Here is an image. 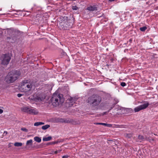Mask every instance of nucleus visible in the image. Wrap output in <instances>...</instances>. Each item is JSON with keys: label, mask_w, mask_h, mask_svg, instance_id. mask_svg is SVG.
<instances>
[{"label": "nucleus", "mask_w": 158, "mask_h": 158, "mask_svg": "<svg viewBox=\"0 0 158 158\" xmlns=\"http://www.w3.org/2000/svg\"><path fill=\"white\" fill-rule=\"evenodd\" d=\"M21 75V72L17 70H13L8 73L5 77V80L8 83L14 82L17 80Z\"/></svg>", "instance_id": "1"}, {"label": "nucleus", "mask_w": 158, "mask_h": 158, "mask_svg": "<svg viewBox=\"0 0 158 158\" xmlns=\"http://www.w3.org/2000/svg\"><path fill=\"white\" fill-rule=\"evenodd\" d=\"M101 101L102 98L100 96L97 94H94L89 97L87 100V102L90 105L95 107L99 105Z\"/></svg>", "instance_id": "2"}, {"label": "nucleus", "mask_w": 158, "mask_h": 158, "mask_svg": "<svg viewBox=\"0 0 158 158\" xmlns=\"http://www.w3.org/2000/svg\"><path fill=\"white\" fill-rule=\"evenodd\" d=\"M51 101L52 105L56 107L61 105L64 102V99L62 94H53Z\"/></svg>", "instance_id": "3"}, {"label": "nucleus", "mask_w": 158, "mask_h": 158, "mask_svg": "<svg viewBox=\"0 0 158 158\" xmlns=\"http://www.w3.org/2000/svg\"><path fill=\"white\" fill-rule=\"evenodd\" d=\"M65 22H62L60 23V26L62 29L64 30H68L71 28L73 25L74 21V18L73 16L69 17Z\"/></svg>", "instance_id": "4"}, {"label": "nucleus", "mask_w": 158, "mask_h": 158, "mask_svg": "<svg viewBox=\"0 0 158 158\" xmlns=\"http://www.w3.org/2000/svg\"><path fill=\"white\" fill-rule=\"evenodd\" d=\"M1 64L3 65H7L11 60V56L9 54L2 55L0 58Z\"/></svg>", "instance_id": "5"}, {"label": "nucleus", "mask_w": 158, "mask_h": 158, "mask_svg": "<svg viewBox=\"0 0 158 158\" xmlns=\"http://www.w3.org/2000/svg\"><path fill=\"white\" fill-rule=\"evenodd\" d=\"M31 99L36 102L42 101L45 98V96L43 94H34L30 97Z\"/></svg>", "instance_id": "6"}, {"label": "nucleus", "mask_w": 158, "mask_h": 158, "mask_svg": "<svg viewBox=\"0 0 158 158\" xmlns=\"http://www.w3.org/2000/svg\"><path fill=\"white\" fill-rule=\"evenodd\" d=\"M149 105V104L148 102H147L139 106L134 109V111L135 112H137L141 110L145 109L148 107Z\"/></svg>", "instance_id": "7"}, {"label": "nucleus", "mask_w": 158, "mask_h": 158, "mask_svg": "<svg viewBox=\"0 0 158 158\" xmlns=\"http://www.w3.org/2000/svg\"><path fill=\"white\" fill-rule=\"evenodd\" d=\"M97 7L96 5H94L93 6H90L88 7L87 8V10L90 11H96L98 10Z\"/></svg>", "instance_id": "8"}, {"label": "nucleus", "mask_w": 158, "mask_h": 158, "mask_svg": "<svg viewBox=\"0 0 158 158\" xmlns=\"http://www.w3.org/2000/svg\"><path fill=\"white\" fill-rule=\"evenodd\" d=\"M30 109V108L28 107L23 106L21 107V110L22 111L28 114Z\"/></svg>", "instance_id": "9"}, {"label": "nucleus", "mask_w": 158, "mask_h": 158, "mask_svg": "<svg viewBox=\"0 0 158 158\" xmlns=\"http://www.w3.org/2000/svg\"><path fill=\"white\" fill-rule=\"evenodd\" d=\"M29 81H28L27 80H25L23 81L21 83V88H23V89L24 88H26V86L27 84H28V83L29 82Z\"/></svg>", "instance_id": "10"}, {"label": "nucleus", "mask_w": 158, "mask_h": 158, "mask_svg": "<svg viewBox=\"0 0 158 158\" xmlns=\"http://www.w3.org/2000/svg\"><path fill=\"white\" fill-rule=\"evenodd\" d=\"M77 100V98L75 97H70L67 99V100L69 101L70 103H75Z\"/></svg>", "instance_id": "11"}, {"label": "nucleus", "mask_w": 158, "mask_h": 158, "mask_svg": "<svg viewBox=\"0 0 158 158\" xmlns=\"http://www.w3.org/2000/svg\"><path fill=\"white\" fill-rule=\"evenodd\" d=\"M27 84L26 86V88L27 87V89H25V90H30L31 88H32V86L33 85L32 83H30L29 82Z\"/></svg>", "instance_id": "12"}, {"label": "nucleus", "mask_w": 158, "mask_h": 158, "mask_svg": "<svg viewBox=\"0 0 158 158\" xmlns=\"http://www.w3.org/2000/svg\"><path fill=\"white\" fill-rule=\"evenodd\" d=\"M38 112L36 110L34 109H31L30 108L28 114H37Z\"/></svg>", "instance_id": "13"}, {"label": "nucleus", "mask_w": 158, "mask_h": 158, "mask_svg": "<svg viewBox=\"0 0 158 158\" xmlns=\"http://www.w3.org/2000/svg\"><path fill=\"white\" fill-rule=\"evenodd\" d=\"M59 122L61 123H69L71 122V121L69 119H64L62 118H60L58 121Z\"/></svg>", "instance_id": "14"}, {"label": "nucleus", "mask_w": 158, "mask_h": 158, "mask_svg": "<svg viewBox=\"0 0 158 158\" xmlns=\"http://www.w3.org/2000/svg\"><path fill=\"white\" fill-rule=\"evenodd\" d=\"M52 139V137L49 136L48 137H44L43 139V140L44 141H48Z\"/></svg>", "instance_id": "15"}, {"label": "nucleus", "mask_w": 158, "mask_h": 158, "mask_svg": "<svg viewBox=\"0 0 158 158\" xmlns=\"http://www.w3.org/2000/svg\"><path fill=\"white\" fill-rule=\"evenodd\" d=\"M34 140L36 142L38 143H40L41 142V139L39 137L36 136L34 138Z\"/></svg>", "instance_id": "16"}, {"label": "nucleus", "mask_w": 158, "mask_h": 158, "mask_svg": "<svg viewBox=\"0 0 158 158\" xmlns=\"http://www.w3.org/2000/svg\"><path fill=\"white\" fill-rule=\"evenodd\" d=\"M44 124V123L41 122H37L35 123L34 124V125L35 126H38L39 125H43Z\"/></svg>", "instance_id": "17"}, {"label": "nucleus", "mask_w": 158, "mask_h": 158, "mask_svg": "<svg viewBox=\"0 0 158 158\" xmlns=\"http://www.w3.org/2000/svg\"><path fill=\"white\" fill-rule=\"evenodd\" d=\"M50 127V125H49L47 124L44 126H43L42 127V129L44 130H45L47 129L48 128Z\"/></svg>", "instance_id": "18"}, {"label": "nucleus", "mask_w": 158, "mask_h": 158, "mask_svg": "<svg viewBox=\"0 0 158 158\" xmlns=\"http://www.w3.org/2000/svg\"><path fill=\"white\" fill-rule=\"evenodd\" d=\"M138 139L139 140H145V137H144L143 136L141 135H139L138 136Z\"/></svg>", "instance_id": "19"}, {"label": "nucleus", "mask_w": 158, "mask_h": 158, "mask_svg": "<svg viewBox=\"0 0 158 158\" xmlns=\"http://www.w3.org/2000/svg\"><path fill=\"white\" fill-rule=\"evenodd\" d=\"M32 140L30 139L29 140H27V142L26 144L27 145H31L32 144Z\"/></svg>", "instance_id": "20"}, {"label": "nucleus", "mask_w": 158, "mask_h": 158, "mask_svg": "<svg viewBox=\"0 0 158 158\" xmlns=\"http://www.w3.org/2000/svg\"><path fill=\"white\" fill-rule=\"evenodd\" d=\"M14 145L16 147H21L22 145V143H21L16 142L14 143Z\"/></svg>", "instance_id": "21"}, {"label": "nucleus", "mask_w": 158, "mask_h": 158, "mask_svg": "<svg viewBox=\"0 0 158 158\" xmlns=\"http://www.w3.org/2000/svg\"><path fill=\"white\" fill-rule=\"evenodd\" d=\"M147 29V27L146 26H144L140 28V30L142 31H144Z\"/></svg>", "instance_id": "22"}, {"label": "nucleus", "mask_w": 158, "mask_h": 158, "mask_svg": "<svg viewBox=\"0 0 158 158\" xmlns=\"http://www.w3.org/2000/svg\"><path fill=\"white\" fill-rule=\"evenodd\" d=\"M94 124L96 125H101L104 126H105V125H106V123H95Z\"/></svg>", "instance_id": "23"}, {"label": "nucleus", "mask_w": 158, "mask_h": 158, "mask_svg": "<svg viewBox=\"0 0 158 158\" xmlns=\"http://www.w3.org/2000/svg\"><path fill=\"white\" fill-rule=\"evenodd\" d=\"M21 130L23 131H24L25 132H27L28 131V130L27 129L25 128H21Z\"/></svg>", "instance_id": "24"}, {"label": "nucleus", "mask_w": 158, "mask_h": 158, "mask_svg": "<svg viewBox=\"0 0 158 158\" xmlns=\"http://www.w3.org/2000/svg\"><path fill=\"white\" fill-rule=\"evenodd\" d=\"M72 8L73 10H77L78 9V8L77 6H73Z\"/></svg>", "instance_id": "25"}, {"label": "nucleus", "mask_w": 158, "mask_h": 158, "mask_svg": "<svg viewBox=\"0 0 158 158\" xmlns=\"http://www.w3.org/2000/svg\"><path fill=\"white\" fill-rule=\"evenodd\" d=\"M121 85L122 86L124 87L126 85V84L124 82H122L121 83Z\"/></svg>", "instance_id": "26"}, {"label": "nucleus", "mask_w": 158, "mask_h": 158, "mask_svg": "<svg viewBox=\"0 0 158 158\" xmlns=\"http://www.w3.org/2000/svg\"><path fill=\"white\" fill-rule=\"evenodd\" d=\"M145 140H146L148 141H150L151 139H150L148 137H147L146 136H145Z\"/></svg>", "instance_id": "27"}, {"label": "nucleus", "mask_w": 158, "mask_h": 158, "mask_svg": "<svg viewBox=\"0 0 158 158\" xmlns=\"http://www.w3.org/2000/svg\"><path fill=\"white\" fill-rule=\"evenodd\" d=\"M105 126H106L107 127H112V125L111 124H107L106 123V125H105Z\"/></svg>", "instance_id": "28"}, {"label": "nucleus", "mask_w": 158, "mask_h": 158, "mask_svg": "<svg viewBox=\"0 0 158 158\" xmlns=\"http://www.w3.org/2000/svg\"><path fill=\"white\" fill-rule=\"evenodd\" d=\"M8 133V132L7 131H4L3 133V135L6 136Z\"/></svg>", "instance_id": "29"}, {"label": "nucleus", "mask_w": 158, "mask_h": 158, "mask_svg": "<svg viewBox=\"0 0 158 158\" xmlns=\"http://www.w3.org/2000/svg\"><path fill=\"white\" fill-rule=\"evenodd\" d=\"M22 95V94H17V96L18 97H21Z\"/></svg>", "instance_id": "30"}, {"label": "nucleus", "mask_w": 158, "mask_h": 158, "mask_svg": "<svg viewBox=\"0 0 158 158\" xmlns=\"http://www.w3.org/2000/svg\"><path fill=\"white\" fill-rule=\"evenodd\" d=\"M68 156L67 155L64 156H62L63 158H68Z\"/></svg>", "instance_id": "31"}, {"label": "nucleus", "mask_w": 158, "mask_h": 158, "mask_svg": "<svg viewBox=\"0 0 158 158\" xmlns=\"http://www.w3.org/2000/svg\"><path fill=\"white\" fill-rule=\"evenodd\" d=\"M108 113V112H103L102 114V115H104L105 114H107V113Z\"/></svg>", "instance_id": "32"}, {"label": "nucleus", "mask_w": 158, "mask_h": 158, "mask_svg": "<svg viewBox=\"0 0 158 158\" xmlns=\"http://www.w3.org/2000/svg\"><path fill=\"white\" fill-rule=\"evenodd\" d=\"M3 110L1 109H0V114H2L3 112Z\"/></svg>", "instance_id": "33"}, {"label": "nucleus", "mask_w": 158, "mask_h": 158, "mask_svg": "<svg viewBox=\"0 0 158 158\" xmlns=\"http://www.w3.org/2000/svg\"><path fill=\"white\" fill-rule=\"evenodd\" d=\"M14 32L15 33H18L19 31H18V30H15V31H14Z\"/></svg>", "instance_id": "34"}, {"label": "nucleus", "mask_w": 158, "mask_h": 158, "mask_svg": "<svg viewBox=\"0 0 158 158\" xmlns=\"http://www.w3.org/2000/svg\"><path fill=\"white\" fill-rule=\"evenodd\" d=\"M114 107V106H113L112 107H111L110 109L108 111V112H109L110 111V110L113 108Z\"/></svg>", "instance_id": "35"}, {"label": "nucleus", "mask_w": 158, "mask_h": 158, "mask_svg": "<svg viewBox=\"0 0 158 158\" xmlns=\"http://www.w3.org/2000/svg\"><path fill=\"white\" fill-rule=\"evenodd\" d=\"M58 143V142L55 141L53 142V144H56L57 143Z\"/></svg>", "instance_id": "36"}, {"label": "nucleus", "mask_w": 158, "mask_h": 158, "mask_svg": "<svg viewBox=\"0 0 158 158\" xmlns=\"http://www.w3.org/2000/svg\"><path fill=\"white\" fill-rule=\"evenodd\" d=\"M106 66L108 67L109 66H111V64H106Z\"/></svg>", "instance_id": "37"}, {"label": "nucleus", "mask_w": 158, "mask_h": 158, "mask_svg": "<svg viewBox=\"0 0 158 158\" xmlns=\"http://www.w3.org/2000/svg\"><path fill=\"white\" fill-rule=\"evenodd\" d=\"M104 15V14L103 13L102 14V15H101V16H98V17H102L103 15Z\"/></svg>", "instance_id": "38"}, {"label": "nucleus", "mask_w": 158, "mask_h": 158, "mask_svg": "<svg viewBox=\"0 0 158 158\" xmlns=\"http://www.w3.org/2000/svg\"><path fill=\"white\" fill-rule=\"evenodd\" d=\"M109 1L111 2L114 1L115 0H109Z\"/></svg>", "instance_id": "39"}, {"label": "nucleus", "mask_w": 158, "mask_h": 158, "mask_svg": "<svg viewBox=\"0 0 158 158\" xmlns=\"http://www.w3.org/2000/svg\"><path fill=\"white\" fill-rule=\"evenodd\" d=\"M129 110L130 111H132V109H129Z\"/></svg>", "instance_id": "40"}, {"label": "nucleus", "mask_w": 158, "mask_h": 158, "mask_svg": "<svg viewBox=\"0 0 158 158\" xmlns=\"http://www.w3.org/2000/svg\"><path fill=\"white\" fill-rule=\"evenodd\" d=\"M121 127H119H119H123V125H121Z\"/></svg>", "instance_id": "41"}, {"label": "nucleus", "mask_w": 158, "mask_h": 158, "mask_svg": "<svg viewBox=\"0 0 158 158\" xmlns=\"http://www.w3.org/2000/svg\"><path fill=\"white\" fill-rule=\"evenodd\" d=\"M57 153V151H55V154H56V153Z\"/></svg>", "instance_id": "42"}, {"label": "nucleus", "mask_w": 158, "mask_h": 158, "mask_svg": "<svg viewBox=\"0 0 158 158\" xmlns=\"http://www.w3.org/2000/svg\"><path fill=\"white\" fill-rule=\"evenodd\" d=\"M131 136V135H129L128 137H130Z\"/></svg>", "instance_id": "43"}, {"label": "nucleus", "mask_w": 158, "mask_h": 158, "mask_svg": "<svg viewBox=\"0 0 158 158\" xmlns=\"http://www.w3.org/2000/svg\"><path fill=\"white\" fill-rule=\"evenodd\" d=\"M131 39H130V41H131Z\"/></svg>", "instance_id": "44"}, {"label": "nucleus", "mask_w": 158, "mask_h": 158, "mask_svg": "<svg viewBox=\"0 0 158 158\" xmlns=\"http://www.w3.org/2000/svg\"><path fill=\"white\" fill-rule=\"evenodd\" d=\"M113 60V59H111V60Z\"/></svg>", "instance_id": "45"}]
</instances>
